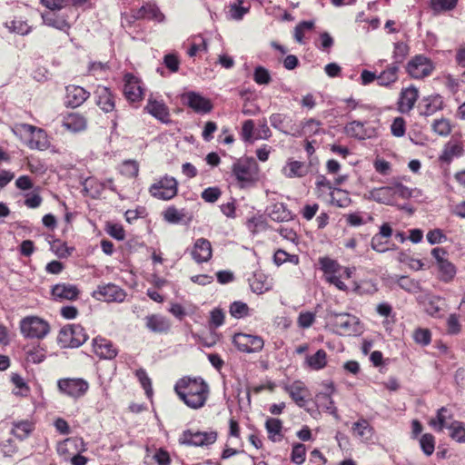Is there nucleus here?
Returning a JSON list of instances; mask_svg holds the SVG:
<instances>
[{
    "mask_svg": "<svg viewBox=\"0 0 465 465\" xmlns=\"http://www.w3.org/2000/svg\"><path fill=\"white\" fill-rule=\"evenodd\" d=\"M334 391V388L330 385L328 387V391L321 392L316 395V402L320 408L326 411L330 414L333 415L336 419H338L337 409L334 406V402L331 398V393Z\"/></svg>",
    "mask_w": 465,
    "mask_h": 465,
    "instance_id": "nucleus-25",
    "label": "nucleus"
},
{
    "mask_svg": "<svg viewBox=\"0 0 465 465\" xmlns=\"http://www.w3.org/2000/svg\"><path fill=\"white\" fill-rule=\"evenodd\" d=\"M62 125L69 132L77 133L86 128V119L76 113H71L63 117Z\"/></svg>",
    "mask_w": 465,
    "mask_h": 465,
    "instance_id": "nucleus-23",
    "label": "nucleus"
},
{
    "mask_svg": "<svg viewBox=\"0 0 465 465\" xmlns=\"http://www.w3.org/2000/svg\"><path fill=\"white\" fill-rule=\"evenodd\" d=\"M391 134L396 137H401L405 134V121L401 117L394 119L391 125Z\"/></svg>",
    "mask_w": 465,
    "mask_h": 465,
    "instance_id": "nucleus-58",
    "label": "nucleus"
},
{
    "mask_svg": "<svg viewBox=\"0 0 465 465\" xmlns=\"http://www.w3.org/2000/svg\"><path fill=\"white\" fill-rule=\"evenodd\" d=\"M232 172L241 188L252 186L259 179V168L252 159H239L233 163Z\"/></svg>",
    "mask_w": 465,
    "mask_h": 465,
    "instance_id": "nucleus-3",
    "label": "nucleus"
},
{
    "mask_svg": "<svg viewBox=\"0 0 465 465\" xmlns=\"http://www.w3.org/2000/svg\"><path fill=\"white\" fill-rule=\"evenodd\" d=\"M232 343L242 352L254 353L262 350L264 341L257 335L236 333L232 338Z\"/></svg>",
    "mask_w": 465,
    "mask_h": 465,
    "instance_id": "nucleus-9",
    "label": "nucleus"
},
{
    "mask_svg": "<svg viewBox=\"0 0 465 465\" xmlns=\"http://www.w3.org/2000/svg\"><path fill=\"white\" fill-rule=\"evenodd\" d=\"M146 328L152 332L166 333L171 329V322L161 314H151L144 318Z\"/></svg>",
    "mask_w": 465,
    "mask_h": 465,
    "instance_id": "nucleus-18",
    "label": "nucleus"
},
{
    "mask_svg": "<svg viewBox=\"0 0 465 465\" xmlns=\"http://www.w3.org/2000/svg\"><path fill=\"white\" fill-rule=\"evenodd\" d=\"M93 351L101 359H114L117 355V350L113 343L104 338H95L93 341Z\"/></svg>",
    "mask_w": 465,
    "mask_h": 465,
    "instance_id": "nucleus-20",
    "label": "nucleus"
},
{
    "mask_svg": "<svg viewBox=\"0 0 465 465\" xmlns=\"http://www.w3.org/2000/svg\"><path fill=\"white\" fill-rule=\"evenodd\" d=\"M21 128L31 136L27 143L30 149L45 150L48 147L49 142L44 130L26 124H22Z\"/></svg>",
    "mask_w": 465,
    "mask_h": 465,
    "instance_id": "nucleus-13",
    "label": "nucleus"
},
{
    "mask_svg": "<svg viewBox=\"0 0 465 465\" xmlns=\"http://www.w3.org/2000/svg\"><path fill=\"white\" fill-rule=\"evenodd\" d=\"M321 125L320 121L315 119L307 120L302 125L303 134L312 136L320 134L322 132Z\"/></svg>",
    "mask_w": 465,
    "mask_h": 465,
    "instance_id": "nucleus-49",
    "label": "nucleus"
},
{
    "mask_svg": "<svg viewBox=\"0 0 465 465\" xmlns=\"http://www.w3.org/2000/svg\"><path fill=\"white\" fill-rule=\"evenodd\" d=\"M433 64L430 59L423 55L413 57L407 65L410 75L416 79L426 77L433 71Z\"/></svg>",
    "mask_w": 465,
    "mask_h": 465,
    "instance_id": "nucleus-11",
    "label": "nucleus"
},
{
    "mask_svg": "<svg viewBox=\"0 0 465 465\" xmlns=\"http://www.w3.org/2000/svg\"><path fill=\"white\" fill-rule=\"evenodd\" d=\"M20 331L29 339H44L50 331L49 323L38 316H26L20 321Z\"/></svg>",
    "mask_w": 465,
    "mask_h": 465,
    "instance_id": "nucleus-4",
    "label": "nucleus"
},
{
    "mask_svg": "<svg viewBox=\"0 0 465 465\" xmlns=\"http://www.w3.org/2000/svg\"><path fill=\"white\" fill-rule=\"evenodd\" d=\"M450 437L458 441L465 442V424L459 420H453L450 423Z\"/></svg>",
    "mask_w": 465,
    "mask_h": 465,
    "instance_id": "nucleus-38",
    "label": "nucleus"
},
{
    "mask_svg": "<svg viewBox=\"0 0 465 465\" xmlns=\"http://www.w3.org/2000/svg\"><path fill=\"white\" fill-rule=\"evenodd\" d=\"M422 104L424 108L421 114L424 115H431L443 108V100L439 94L423 98Z\"/></svg>",
    "mask_w": 465,
    "mask_h": 465,
    "instance_id": "nucleus-29",
    "label": "nucleus"
},
{
    "mask_svg": "<svg viewBox=\"0 0 465 465\" xmlns=\"http://www.w3.org/2000/svg\"><path fill=\"white\" fill-rule=\"evenodd\" d=\"M80 293L77 286L70 283H58L52 288V296L55 301H74Z\"/></svg>",
    "mask_w": 465,
    "mask_h": 465,
    "instance_id": "nucleus-16",
    "label": "nucleus"
},
{
    "mask_svg": "<svg viewBox=\"0 0 465 465\" xmlns=\"http://www.w3.org/2000/svg\"><path fill=\"white\" fill-rule=\"evenodd\" d=\"M33 423L28 420L15 422L12 432L18 439H24L33 430Z\"/></svg>",
    "mask_w": 465,
    "mask_h": 465,
    "instance_id": "nucleus-40",
    "label": "nucleus"
},
{
    "mask_svg": "<svg viewBox=\"0 0 465 465\" xmlns=\"http://www.w3.org/2000/svg\"><path fill=\"white\" fill-rule=\"evenodd\" d=\"M444 306V300L440 296H431L426 304V311L430 315L439 313Z\"/></svg>",
    "mask_w": 465,
    "mask_h": 465,
    "instance_id": "nucleus-45",
    "label": "nucleus"
},
{
    "mask_svg": "<svg viewBox=\"0 0 465 465\" xmlns=\"http://www.w3.org/2000/svg\"><path fill=\"white\" fill-rule=\"evenodd\" d=\"M42 18H43L45 25L57 28L59 30L64 31L70 27L69 24L64 19H59L58 17H55L54 15H50L48 14H43Z\"/></svg>",
    "mask_w": 465,
    "mask_h": 465,
    "instance_id": "nucleus-42",
    "label": "nucleus"
},
{
    "mask_svg": "<svg viewBox=\"0 0 465 465\" xmlns=\"http://www.w3.org/2000/svg\"><path fill=\"white\" fill-rule=\"evenodd\" d=\"M249 308L246 303L242 302H234L230 307L232 316L235 318H242L248 314Z\"/></svg>",
    "mask_w": 465,
    "mask_h": 465,
    "instance_id": "nucleus-56",
    "label": "nucleus"
},
{
    "mask_svg": "<svg viewBox=\"0 0 465 465\" xmlns=\"http://www.w3.org/2000/svg\"><path fill=\"white\" fill-rule=\"evenodd\" d=\"M220 194H221V192L218 188L210 187V188L205 189L202 193V197L205 202L214 203L218 200Z\"/></svg>",
    "mask_w": 465,
    "mask_h": 465,
    "instance_id": "nucleus-60",
    "label": "nucleus"
},
{
    "mask_svg": "<svg viewBox=\"0 0 465 465\" xmlns=\"http://www.w3.org/2000/svg\"><path fill=\"white\" fill-rule=\"evenodd\" d=\"M397 283L401 289H403L409 292H414L419 288L418 282H416L415 281H413L412 279H411L407 276L398 277Z\"/></svg>",
    "mask_w": 465,
    "mask_h": 465,
    "instance_id": "nucleus-53",
    "label": "nucleus"
},
{
    "mask_svg": "<svg viewBox=\"0 0 465 465\" xmlns=\"http://www.w3.org/2000/svg\"><path fill=\"white\" fill-rule=\"evenodd\" d=\"M42 202H43V199L40 196V194L38 193L35 192L33 193L26 194V198L25 200V204L28 208L35 209V208L39 207L41 205Z\"/></svg>",
    "mask_w": 465,
    "mask_h": 465,
    "instance_id": "nucleus-61",
    "label": "nucleus"
},
{
    "mask_svg": "<svg viewBox=\"0 0 465 465\" xmlns=\"http://www.w3.org/2000/svg\"><path fill=\"white\" fill-rule=\"evenodd\" d=\"M308 366L315 371L323 369L327 364V354L324 350H318L313 355L306 358Z\"/></svg>",
    "mask_w": 465,
    "mask_h": 465,
    "instance_id": "nucleus-34",
    "label": "nucleus"
},
{
    "mask_svg": "<svg viewBox=\"0 0 465 465\" xmlns=\"http://www.w3.org/2000/svg\"><path fill=\"white\" fill-rule=\"evenodd\" d=\"M420 444L422 451L427 455L430 456L435 450V439L433 435L430 433L423 434L420 440Z\"/></svg>",
    "mask_w": 465,
    "mask_h": 465,
    "instance_id": "nucleus-46",
    "label": "nucleus"
},
{
    "mask_svg": "<svg viewBox=\"0 0 465 465\" xmlns=\"http://www.w3.org/2000/svg\"><path fill=\"white\" fill-rule=\"evenodd\" d=\"M314 321L315 313L311 312H302L298 316L297 323L299 327L307 329L313 324Z\"/></svg>",
    "mask_w": 465,
    "mask_h": 465,
    "instance_id": "nucleus-54",
    "label": "nucleus"
},
{
    "mask_svg": "<svg viewBox=\"0 0 465 465\" xmlns=\"http://www.w3.org/2000/svg\"><path fill=\"white\" fill-rule=\"evenodd\" d=\"M274 262L277 265H281L286 262H290L294 264H298L299 257L294 254H289L285 251L279 249L274 253Z\"/></svg>",
    "mask_w": 465,
    "mask_h": 465,
    "instance_id": "nucleus-48",
    "label": "nucleus"
},
{
    "mask_svg": "<svg viewBox=\"0 0 465 465\" xmlns=\"http://www.w3.org/2000/svg\"><path fill=\"white\" fill-rule=\"evenodd\" d=\"M94 296L100 301L107 302H121L125 299L126 293L119 286L108 283L106 285L98 286V289L94 292Z\"/></svg>",
    "mask_w": 465,
    "mask_h": 465,
    "instance_id": "nucleus-12",
    "label": "nucleus"
},
{
    "mask_svg": "<svg viewBox=\"0 0 465 465\" xmlns=\"http://www.w3.org/2000/svg\"><path fill=\"white\" fill-rule=\"evenodd\" d=\"M269 216L276 222H284L291 219L292 214L282 203H275L269 210Z\"/></svg>",
    "mask_w": 465,
    "mask_h": 465,
    "instance_id": "nucleus-36",
    "label": "nucleus"
},
{
    "mask_svg": "<svg viewBox=\"0 0 465 465\" xmlns=\"http://www.w3.org/2000/svg\"><path fill=\"white\" fill-rule=\"evenodd\" d=\"M269 437L275 440V437L280 435L282 430V421L278 419H268L265 423Z\"/></svg>",
    "mask_w": 465,
    "mask_h": 465,
    "instance_id": "nucleus-51",
    "label": "nucleus"
},
{
    "mask_svg": "<svg viewBox=\"0 0 465 465\" xmlns=\"http://www.w3.org/2000/svg\"><path fill=\"white\" fill-rule=\"evenodd\" d=\"M124 93L125 97L131 102L141 100L143 89L139 79L130 74H125Z\"/></svg>",
    "mask_w": 465,
    "mask_h": 465,
    "instance_id": "nucleus-17",
    "label": "nucleus"
},
{
    "mask_svg": "<svg viewBox=\"0 0 465 465\" xmlns=\"http://www.w3.org/2000/svg\"><path fill=\"white\" fill-rule=\"evenodd\" d=\"M286 391L298 406L303 407L305 405L309 391L302 382H294L286 388Z\"/></svg>",
    "mask_w": 465,
    "mask_h": 465,
    "instance_id": "nucleus-27",
    "label": "nucleus"
},
{
    "mask_svg": "<svg viewBox=\"0 0 465 465\" xmlns=\"http://www.w3.org/2000/svg\"><path fill=\"white\" fill-rule=\"evenodd\" d=\"M432 129L436 134L441 136L448 135L451 131L450 122L444 118L435 120L432 124Z\"/></svg>",
    "mask_w": 465,
    "mask_h": 465,
    "instance_id": "nucleus-50",
    "label": "nucleus"
},
{
    "mask_svg": "<svg viewBox=\"0 0 465 465\" xmlns=\"http://www.w3.org/2000/svg\"><path fill=\"white\" fill-rule=\"evenodd\" d=\"M150 193L160 200H170L177 194V181L173 177L164 176L153 183Z\"/></svg>",
    "mask_w": 465,
    "mask_h": 465,
    "instance_id": "nucleus-8",
    "label": "nucleus"
},
{
    "mask_svg": "<svg viewBox=\"0 0 465 465\" xmlns=\"http://www.w3.org/2000/svg\"><path fill=\"white\" fill-rule=\"evenodd\" d=\"M365 198L383 204H392L394 202V192L391 186L374 188L365 194Z\"/></svg>",
    "mask_w": 465,
    "mask_h": 465,
    "instance_id": "nucleus-22",
    "label": "nucleus"
},
{
    "mask_svg": "<svg viewBox=\"0 0 465 465\" xmlns=\"http://www.w3.org/2000/svg\"><path fill=\"white\" fill-rule=\"evenodd\" d=\"M144 111L163 123L169 122V109L163 101H158L153 97L148 99Z\"/></svg>",
    "mask_w": 465,
    "mask_h": 465,
    "instance_id": "nucleus-19",
    "label": "nucleus"
},
{
    "mask_svg": "<svg viewBox=\"0 0 465 465\" xmlns=\"http://www.w3.org/2000/svg\"><path fill=\"white\" fill-rule=\"evenodd\" d=\"M282 172L289 178L302 177L306 174V167L302 162L292 161L286 164Z\"/></svg>",
    "mask_w": 465,
    "mask_h": 465,
    "instance_id": "nucleus-35",
    "label": "nucleus"
},
{
    "mask_svg": "<svg viewBox=\"0 0 465 465\" xmlns=\"http://www.w3.org/2000/svg\"><path fill=\"white\" fill-rule=\"evenodd\" d=\"M88 97V93L81 86L70 85L66 87L65 103L72 106L81 105Z\"/></svg>",
    "mask_w": 465,
    "mask_h": 465,
    "instance_id": "nucleus-24",
    "label": "nucleus"
},
{
    "mask_svg": "<svg viewBox=\"0 0 465 465\" xmlns=\"http://www.w3.org/2000/svg\"><path fill=\"white\" fill-rule=\"evenodd\" d=\"M87 334L81 325H67L63 327L57 336L58 343L64 348H76L84 344Z\"/></svg>",
    "mask_w": 465,
    "mask_h": 465,
    "instance_id": "nucleus-6",
    "label": "nucleus"
},
{
    "mask_svg": "<svg viewBox=\"0 0 465 465\" xmlns=\"http://www.w3.org/2000/svg\"><path fill=\"white\" fill-rule=\"evenodd\" d=\"M217 440V432L210 431H193L191 430L183 432L180 438V443L189 446L204 447L213 444Z\"/></svg>",
    "mask_w": 465,
    "mask_h": 465,
    "instance_id": "nucleus-7",
    "label": "nucleus"
},
{
    "mask_svg": "<svg viewBox=\"0 0 465 465\" xmlns=\"http://www.w3.org/2000/svg\"><path fill=\"white\" fill-rule=\"evenodd\" d=\"M418 97L419 92L414 86L403 89L399 100V110L401 113H409L414 107Z\"/></svg>",
    "mask_w": 465,
    "mask_h": 465,
    "instance_id": "nucleus-21",
    "label": "nucleus"
},
{
    "mask_svg": "<svg viewBox=\"0 0 465 465\" xmlns=\"http://www.w3.org/2000/svg\"><path fill=\"white\" fill-rule=\"evenodd\" d=\"M305 458V447L302 444H296L292 448V460L296 464H302Z\"/></svg>",
    "mask_w": 465,
    "mask_h": 465,
    "instance_id": "nucleus-59",
    "label": "nucleus"
},
{
    "mask_svg": "<svg viewBox=\"0 0 465 465\" xmlns=\"http://www.w3.org/2000/svg\"><path fill=\"white\" fill-rule=\"evenodd\" d=\"M270 123L272 126L276 129L281 130L285 134H292V135H300V132L298 129L293 130V128L289 129V117L282 114H273L270 117Z\"/></svg>",
    "mask_w": 465,
    "mask_h": 465,
    "instance_id": "nucleus-30",
    "label": "nucleus"
},
{
    "mask_svg": "<svg viewBox=\"0 0 465 465\" xmlns=\"http://www.w3.org/2000/svg\"><path fill=\"white\" fill-rule=\"evenodd\" d=\"M212 245L207 239L199 238L195 241L191 255L197 263L208 262L212 258Z\"/></svg>",
    "mask_w": 465,
    "mask_h": 465,
    "instance_id": "nucleus-15",
    "label": "nucleus"
},
{
    "mask_svg": "<svg viewBox=\"0 0 465 465\" xmlns=\"http://www.w3.org/2000/svg\"><path fill=\"white\" fill-rule=\"evenodd\" d=\"M174 391L184 404L194 410L203 407L210 394L209 385L200 377L180 379Z\"/></svg>",
    "mask_w": 465,
    "mask_h": 465,
    "instance_id": "nucleus-1",
    "label": "nucleus"
},
{
    "mask_svg": "<svg viewBox=\"0 0 465 465\" xmlns=\"http://www.w3.org/2000/svg\"><path fill=\"white\" fill-rule=\"evenodd\" d=\"M458 0H430V7L435 13L452 10Z\"/></svg>",
    "mask_w": 465,
    "mask_h": 465,
    "instance_id": "nucleus-43",
    "label": "nucleus"
},
{
    "mask_svg": "<svg viewBox=\"0 0 465 465\" xmlns=\"http://www.w3.org/2000/svg\"><path fill=\"white\" fill-rule=\"evenodd\" d=\"M319 264L327 282L334 285L340 291H348V286L342 282V279H350L355 271L354 268L341 266L330 257L320 258Z\"/></svg>",
    "mask_w": 465,
    "mask_h": 465,
    "instance_id": "nucleus-2",
    "label": "nucleus"
},
{
    "mask_svg": "<svg viewBox=\"0 0 465 465\" xmlns=\"http://www.w3.org/2000/svg\"><path fill=\"white\" fill-rule=\"evenodd\" d=\"M185 104L194 112L207 114L212 111L213 104L210 99L195 92H188L183 95Z\"/></svg>",
    "mask_w": 465,
    "mask_h": 465,
    "instance_id": "nucleus-14",
    "label": "nucleus"
},
{
    "mask_svg": "<svg viewBox=\"0 0 465 465\" xmlns=\"http://www.w3.org/2000/svg\"><path fill=\"white\" fill-rule=\"evenodd\" d=\"M136 17L141 19H155L162 21L163 19V15L155 5L146 4L138 10Z\"/></svg>",
    "mask_w": 465,
    "mask_h": 465,
    "instance_id": "nucleus-33",
    "label": "nucleus"
},
{
    "mask_svg": "<svg viewBox=\"0 0 465 465\" xmlns=\"http://www.w3.org/2000/svg\"><path fill=\"white\" fill-rule=\"evenodd\" d=\"M40 3L51 11H59L63 9L66 4V0H40Z\"/></svg>",
    "mask_w": 465,
    "mask_h": 465,
    "instance_id": "nucleus-63",
    "label": "nucleus"
},
{
    "mask_svg": "<svg viewBox=\"0 0 465 465\" xmlns=\"http://www.w3.org/2000/svg\"><path fill=\"white\" fill-rule=\"evenodd\" d=\"M253 79L258 84H268L272 80L269 71L262 66L255 68Z\"/></svg>",
    "mask_w": 465,
    "mask_h": 465,
    "instance_id": "nucleus-52",
    "label": "nucleus"
},
{
    "mask_svg": "<svg viewBox=\"0 0 465 465\" xmlns=\"http://www.w3.org/2000/svg\"><path fill=\"white\" fill-rule=\"evenodd\" d=\"M380 85H389L398 79V67L396 65L391 66L381 73L378 76Z\"/></svg>",
    "mask_w": 465,
    "mask_h": 465,
    "instance_id": "nucleus-41",
    "label": "nucleus"
},
{
    "mask_svg": "<svg viewBox=\"0 0 465 465\" xmlns=\"http://www.w3.org/2000/svg\"><path fill=\"white\" fill-rule=\"evenodd\" d=\"M345 133L349 136L355 137L358 139H365L371 136L372 131L364 127L363 123L359 121H353L348 124L345 128Z\"/></svg>",
    "mask_w": 465,
    "mask_h": 465,
    "instance_id": "nucleus-28",
    "label": "nucleus"
},
{
    "mask_svg": "<svg viewBox=\"0 0 465 465\" xmlns=\"http://www.w3.org/2000/svg\"><path fill=\"white\" fill-rule=\"evenodd\" d=\"M352 430L356 436L364 440H368L372 434V429L366 420H360L355 422Z\"/></svg>",
    "mask_w": 465,
    "mask_h": 465,
    "instance_id": "nucleus-39",
    "label": "nucleus"
},
{
    "mask_svg": "<svg viewBox=\"0 0 465 465\" xmlns=\"http://www.w3.org/2000/svg\"><path fill=\"white\" fill-rule=\"evenodd\" d=\"M10 32L19 34L21 35H27L31 31V27L26 22L22 20H12L6 24Z\"/></svg>",
    "mask_w": 465,
    "mask_h": 465,
    "instance_id": "nucleus-44",
    "label": "nucleus"
},
{
    "mask_svg": "<svg viewBox=\"0 0 465 465\" xmlns=\"http://www.w3.org/2000/svg\"><path fill=\"white\" fill-rule=\"evenodd\" d=\"M330 322L340 335H353L360 331V321L349 313L331 312Z\"/></svg>",
    "mask_w": 465,
    "mask_h": 465,
    "instance_id": "nucleus-5",
    "label": "nucleus"
},
{
    "mask_svg": "<svg viewBox=\"0 0 465 465\" xmlns=\"http://www.w3.org/2000/svg\"><path fill=\"white\" fill-rule=\"evenodd\" d=\"M120 172L126 177L134 178L137 176L139 172L138 163L135 161H125L122 163Z\"/></svg>",
    "mask_w": 465,
    "mask_h": 465,
    "instance_id": "nucleus-47",
    "label": "nucleus"
},
{
    "mask_svg": "<svg viewBox=\"0 0 465 465\" xmlns=\"http://www.w3.org/2000/svg\"><path fill=\"white\" fill-rule=\"evenodd\" d=\"M438 278L446 283L450 282L456 276L457 270L455 265L448 261H440V264L437 266Z\"/></svg>",
    "mask_w": 465,
    "mask_h": 465,
    "instance_id": "nucleus-31",
    "label": "nucleus"
},
{
    "mask_svg": "<svg viewBox=\"0 0 465 465\" xmlns=\"http://www.w3.org/2000/svg\"><path fill=\"white\" fill-rule=\"evenodd\" d=\"M461 153H462V147L460 143H448L445 145L442 154L440 156V159L442 162L449 163L454 157H458V156L461 155Z\"/></svg>",
    "mask_w": 465,
    "mask_h": 465,
    "instance_id": "nucleus-37",
    "label": "nucleus"
},
{
    "mask_svg": "<svg viewBox=\"0 0 465 465\" xmlns=\"http://www.w3.org/2000/svg\"><path fill=\"white\" fill-rule=\"evenodd\" d=\"M447 330L450 334H457L460 331V324L456 314H450L447 320Z\"/></svg>",
    "mask_w": 465,
    "mask_h": 465,
    "instance_id": "nucleus-64",
    "label": "nucleus"
},
{
    "mask_svg": "<svg viewBox=\"0 0 465 465\" xmlns=\"http://www.w3.org/2000/svg\"><path fill=\"white\" fill-rule=\"evenodd\" d=\"M163 218L168 223H177L184 218V214L180 213L175 207H168L163 213Z\"/></svg>",
    "mask_w": 465,
    "mask_h": 465,
    "instance_id": "nucleus-55",
    "label": "nucleus"
},
{
    "mask_svg": "<svg viewBox=\"0 0 465 465\" xmlns=\"http://www.w3.org/2000/svg\"><path fill=\"white\" fill-rule=\"evenodd\" d=\"M57 387L60 392L73 398H79L87 391L89 385L83 379L65 378L58 381Z\"/></svg>",
    "mask_w": 465,
    "mask_h": 465,
    "instance_id": "nucleus-10",
    "label": "nucleus"
},
{
    "mask_svg": "<svg viewBox=\"0 0 465 465\" xmlns=\"http://www.w3.org/2000/svg\"><path fill=\"white\" fill-rule=\"evenodd\" d=\"M224 322V313L220 309H214L211 312L210 317V324L217 328L223 324Z\"/></svg>",
    "mask_w": 465,
    "mask_h": 465,
    "instance_id": "nucleus-62",
    "label": "nucleus"
},
{
    "mask_svg": "<svg viewBox=\"0 0 465 465\" xmlns=\"http://www.w3.org/2000/svg\"><path fill=\"white\" fill-rule=\"evenodd\" d=\"M414 341L423 346L428 345L430 342L431 335L428 329H417L413 333Z\"/></svg>",
    "mask_w": 465,
    "mask_h": 465,
    "instance_id": "nucleus-57",
    "label": "nucleus"
},
{
    "mask_svg": "<svg viewBox=\"0 0 465 465\" xmlns=\"http://www.w3.org/2000/svg\"><path fill=\"white\" fill-rule=\"evenodd\" d=\"M98 105L106 113L112 112L114 108V100L112 94L106 87L98 89Z\"/></svg>",
    "mask_w": 465,
    "mask_h": 465,
    "instance_id": "nucleus-32",
    "label": "nucleus"
},
{
    "mask_svg": "<svg viewBox=\"0 0 465 465\" xmlns=\"http://www.w3.org/2000/svg\"><path fill=\"white\" fill-rule=\"evenodd\" d=\"M451 421L453 420L450 411L445 407H442L438 410L436 417L430 419L429 424L435 430L441 431L444 428L449 429L450 423Z\"/></svg>",
    "mask_w": 465,
    "mask_h": 465,
    "instance_id": "nucleus-26",
    "label": "nucleus"
}]
</instances>
